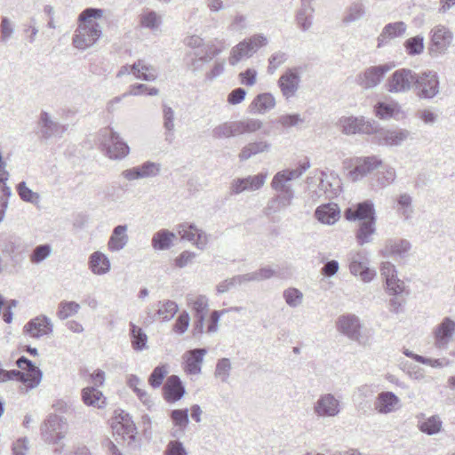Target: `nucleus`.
Returning <instances> with one entry per match:
<instances>
[{
  "label": "nucleus",
  "mask_w": 455,
  "mask_h": 455,
  "mask_svg": "<svg viewBox=\"0 0 455 455\" xmlns=\"http://www.w3.org/2000/svg\"><path fill=\"white\" fill-rule=\"evenodd\" d=\"M164 397L168 402H176L180 400L185 389L181 384L180 378L176 375L168 377L166 383L164 387Z\"/></svg>",
  "instance_id": "e433bc0d"
},
{
  "label": "nucleus",
  "mask_w": 455,
  "mask_h": 455,
  "mask_svg": "<svg viewBox=\"0 0 455 455\" xmlns=\"http://www.w3.org/2000/svg\"><path fill=\"white\" fill-rule=\"evenodd\" d=\"M185 44L193 51V58L190 62L191 69L194 72L202 70L204 64L207 63L203 57L208 53L204 40L198 36H191L186 38Z\"/></svg>",
  "instance_id": "412c9836"
},
{
  "label": "nucleus",
  "mask_w": 455,
  "mask_h": 455,
  "mask_svg": "<svg viewBox=\"0 0 455 455\" xmlns=\"http://www.w3.org/2000/svg\"><path fill=\"white\" fill-rule=\"evenodd\" d=\"M414 89L417 96L422 100H432L440 93V78L434 70L416 73Z\"/></svg>",
  "instance_id": "0eeeda50"
},
{
  "label": "nucleus",
  "mask_w": 455,
  "mask_h": 455,
  "mask_svg": "<svg viewBox=\"0 0 455 455\" xmlns=\"http://www.w3.org/2000/svg\"><path fill=\"white\" fill-rule=\"evenodd\" d=\"M380 168L381 170L376 173V182L379 187L386 188L394 183L396 179V172L391 165H382Z\"/></svg>",
  "instance_id": "864d4df0"
},
{
  "label": "nucleus",
  "mask_w": 455,
  "mask_h": 455,
  "mask_svg": "<svg viewBox=\"0 0 455 455\" xmlns=\"http://www.w3.org/2000/svg\"><path fill=\"white\" fill-rule=\"evenodd\" d=\"M453 41L454 34L449 27L443 24L434 26L429 32V54L432 57L446 54Z\"/></svg>",
  "instance_id": "7ed1b4c3"
},
{
  "label": "nucleus",
  "mask_w": 455,
  "mask_h": 455,
  "mask_svg": "<svg viewBox=\"0 0 455 455\" xmlns=\"http://www.w3.org/2000/svg\"><path fill=\"white\" fill-rule=\"evenodd\" d=\"M98 140L102 151L109 159H124L130 152L128 145L123 141L118 133L109 127L103 128L99 132Z\"/></svg>",
  "instance_id": "f03ea898"
},
{
  "label": "nucleus",
  "mask_w": 455,
  "mask_h": 455,
  "mask_svg": "<svg viewBox=\"0 0 455 455\" xmlns=\"http://www.w3.org/2000/svg\"><path fill=\"white\" fill-rule=\"evenodd\" d=\"M206 353L207 350L205 348H195L188 351L184 355L185 371L191 375L201 373L202 363Z\"/></svg>",
  "instance_id": "c756f323"
},
{
  "label": "nucleus",
  "mask_w": 455,
  "mask_h": 455,
  "mask_svg": "<svg viewBox=\"0 0 455 455\" xmlns=\"http://www.w3.org/2000/svg\"><path fill=\"white\" fill-rule=\"evenodd\" d=\"M140 24L152 31L157 30L162 24V16L156 11L147 9L140 15Z\"/></svg>",
  "instance_id": "8fccbe9b"
},
{
  "label": "nucleus",
  "mask_w": 455,
  "mask_h": 455,
  "mask_svg": "<svg viewBox=\"0 0 455 455\" xmlns=\"http://www.w3.org/2000/svg\"><path fill=\"white\" fill-rule=\"evenodd\" d=\"M267 204V209L272 212H276L291 205L294 199V190L286 189L285 191H277Z\"/></svg>",
  "instance_id": "f704fd0d"
},
{
  "label": "nucleus",
  "mask_w": 455,
  "mask_h": 455,
  "mask_svg": "<svg viewBox=\"0 0 455 455\" xmlns=\"http://www.w3.org/2000/svg\"><path fill=\"white\" fill-rule=\"evenodd\" d=\"M132 347L135 351H142L148 347V336L145 331L133 323H130Z\"/></svg>",
  "instance_id": "de8ad7c7"
},
{
  "label": "nucleus",
  "mask_w": 455,
  "mask_h": 455,
  "mask_svg": "<svg viewBox=\"0 0 455 455\" xmlns=\"http://www.w3.org/2000/svg\"><path fill=\"white\" fill-rule=\"evenodd\" d=\"M15 34V24L8 17L4 16L0 21V43L6 45Z\"/></svg>",
  "instance_id": "13d9d810"
},
{
  "label": "nucleus",
  "mask_w": 455,
  "mask_h": 455,
  "mask_svg": "<svg viewBox=\"0 0 455 455\" xmlns=\"http://www.w3.org/2000/svg\"><path fill=\"white\" fill-rule=\"evenodd\" d=\"M418 429L427 435H439L443 430V422L442 418L437 415L426 416L419 413L416 416Z\"/></svg>",
  "instance_id": "cd10ccee"
},
{
  "label": "nucleus",
  "mask_w": 455,
  "mask_h": 455,
  "mask_svg": "<svg viewBox=\"0 0 455 455\" xmlns=\"http://www.w3.org/2000/svg\"><path fill=\"white\" fill-rule=\"evenodd\" d=\"M315 216L321 223L332 225L339 218V209L335 204H322L316 208Z\"/></svg>",
  "instance_id": "c9c22d12"
},
{
  "label": "nucleus",
  "mask_w": 455,
  "mask_h": 455,
  "mask_svg": "<svg viewBox=\"0 0 455 455\" xmlns=\"http://www.w3.org/2000/svg\"><path fill=\"white\" fill-rule=\"evenodd\" d=\"M375 393L372 385L364 384L358 387L353 395V403L358 410H364L368 407L369 401Z\"/></svg>",
  "instance_id": "ea45409f"
},
{
  "label": "nucleus",
  "mask_w": 455,
  "mask_h": 455,
  "mask_svg": "<svg viewBox=\"0 0 455 455\" xmlns=\"http://www.w3.org/2000/svg\"><path fill=\"white\" fill-rule=\"evenodd\" d=\"M88 267L92 274L96 275H103L110 271L111 263L106 254L97 251L90 255Z\"/></svg>",
  "instance_id": "473e14b6"
},
{
  "label": "nucleus",
  "mask_w": 455,
  "mask_h": 455,
  "mask_svg": "<svg viewBox=\"0 0 455 455\" xmlns=\"http://www.w3.org/2000/svg\"><path fill=\"white\" fill-rule=\"evenodd\" d=\"M410 139H411V132L409 130L399 127L387 129L381 127L377 122L373 140L379 146L401 147Z\"/></svg>",
  "instance_id": "423d86ee"
},
{
  "label": "nucleus",
  "mask_w": 455,
  "mask_h": 455,
  "mask_svg": "<svg viewBox=\"0 0 455 455\" xmlns=\"http://www.w3.org/2000/svg\"><path fill=\"white\" fill-rule=\"evenodd\" d=\"M127 229L128 228L126 225H118L113 229L107 244L109 251H120L127 245L129 241Z\"/></svg>",
  "instance_id": "72a5a7b5"
},
{
  "label": "nucleus",
  "mask_w": 455,
  "mask_h": 455,
  "mask_svg": "<svg viewBox=\"0 0 455 455\" xmlns=\"http://www.w3.org/2000/svg\"><path fill=\"white\" fill-rule=\"evenodd\" d=\"M160 172L161 164L159 163L147 161L140 165L123 171L121 175L124 180L133 181L140 179L156 177Z\"/></svg>",
  "instance_id": "aec40b11"
},
{
  "label": "nucleus",
  "mask_w": 455,
  "mask_h": 455,
  "mask_svg": "<svg viewBox=\"0 0 455 455\" xmlns=\"http://www.w3.org/2000/svg\"><path fill=\"white\" fill-rule=\"evenodd\" d=\"M303 293L297 288L290 287L283 291V298L290 307H298L303 302Z\"/></svg>",
  "instance_id": "680f3d73"
},
{
  "label": "nucleus",
  "mask_w": 455,
  "mask_h": 455,
  "mask_svg": "<svg viewBox=\"0 0 455 455\" xmlns=\"http://www.w3.org/2000/svg\"><path fill=\"white\" fill-rule=\"evenodd\" d=\"M68 423L64 417L50 414L41 425L42 439L49 444H58L68 433Z\"/></svg>",
  "instance_id": "20e7f679"
},
{
  "label": "nucleus",
  "mask_w": 455,
  "mask_h": 455,
  "mask_svg": "<svg viewBox=\"0 0 455 455\" xmlns=\"http://www.w3.org/2000/svg\"><path fill=\"white\" fill-rule=\"evenodd\" d=\"M275 106V99L269 92H264L257 95L250 105L251 112L265 114Z\"/></svg>",
  "instance_id": "4c0bfd02"
},
{
  "label": "nucleus",
  "mask_w": 455,
  "mask_h": 455,
  "mask_svg": "<svg viewBox=\"0 0 455 455\" xmlns=\"http://www.w3.org/2000/svg\"><path fill=\"white\" fill-rule=\"evenodd\" d=\"M366 6L362 0H355L347 7L342 22L346 25L356 22L366 15Z\"/></svg>",
  "instance_id": "58836bf2"
},
{
  "label": "nucleus",
  "mask_w": 455,
  "mask_h": 455,
  "mask_svg": "<svg viewBox=\"0 0 455 455\" xmlns=\"http://www.w3.org/2000/svg\"><path fill=\"white\" fill-rule=\"evenodd\" d=\"M411 243L405 239H388L380 251L385 257H404L411 250Z\"/></svg>",
  "instance_id": "7c9ffc66"
},
{
  "label": "nucleus",
  "mask_w": 455,
  "mask_h": 455,
  "mask_svg": "<svg viewBox=\"0 0 455 455\" xmlns=\"http://www.w3.org/2000/svg\"><path fill=\"white\" fill-rule=\"evenodd\" d=\"M382 166V160L378 156H361L355 160V167L348 172L352 181H357Z\"/></svg>",
  "instance_id": "f3484780"
},
{
  "label": "nucleus",
  "mask_w": 455,
  "mask_h": 455,
  "mask_svg": "<svg viewBox=\"0 0 455 455\" xmlns=\"http://www.w3.org/2000/svg\"><path fill=\"white\" fill-rule=\"evenodd\" d=\"M187 300L195 316L192 334L194 337H197L204 333L205 318L209 309V299L205 295H197L188 296Z\"/></svg>",
  "instance_id": "9b49d317"
},
{
  "label": "nucleus",
  "mask_w": 455,
  "mask_h": 455,
  "mask_svg": "<svg viewBox=\"0 0 455 455\" xmlns=\"http://www.w3.org/2000/svg\"><path fill=\"white\" fill-rule=\"evenodd\" d=\"M232 371L229 358H221L217 361L214 375L222 383H228Z\"/></svg>",
  "instance_id": "052dcab7"
},
{
  "label": "nucleus",
  "mask_w": 455,
  "mask_h": 455,
  "mask_svg": "<svg viewBox=\"0 0 455 455\" xmlns=\"http://www.w3.org/2000/svg\"><path fill=\"white\" fill-rule=\"evenodd\" d=\"M104 10L86 8L78 16V26L75 30L72 44L75 48L84 51L93 46L102 36V27L96 20L101 19Z\"/></svg>",
  "instance_id": "f257e3e1"
},
{
  "label": "nucleus",
  "mask_w": 455,
  "mask_h": 455,
  "mask_svg": "<svg viewBox=\"0 0 455 455\" xmlns=\"http://www.w3.org/2000/svg\"><path fill=\"white\" fill-rule=\"evenodd\" d=\"M392 68L389 64L371 66L356 76L355 82L363 89H372L378 86L385 75Z\"/></svg>",
  "instance_id": "4468645a"
},
{
  "label": "nucleus",
  "mask_w": 455,
  "mask_h": 455,
  "mask_svg": "<svg viewBox=\"0 0 455 455\" xmlns=\"http://www.w3.org/2000/svg\"><path fill=\"white\" fill-rule=\"evenodd\" d=\"M175 112L168 105H163V125L165 129V140L168 143H172L174 139L175 131Z\"/></svg>",
  "instance_id": "37998d69"
},
{
  "label": "nucleus",
  "mask_w": 455,
  "mask_h": 455,
  "mask_svg": "<svg viewBox=\"0 0 455 455\" xmlns=\"http://www.w3.org/2000/svg\"><path fill=\"white\" fill-rule=\"evenodd\" d=\"M52 322L48 316L44 315L31 319L24 326V332L35 339H39L41 337L50 335L52 333Z\"/></svg>",
  "instance_id": "b1692460"
},
{
  "label": "nucleus",
  "mask_w": 455,
  "mask_h": 455,
  "mask_svg": "<svg viewBox=\"0 0 455 455\" xmlns=\"http://www.w3.org/2000/svg\"><path fill=\"white\" fill-rule=\"evenodd\" d=\"M288 60V54L282 51H276L268 58L267 73L273 75L276 69L285 63Z\"/></svg>",
  "instance_id": "774afa93"
},
{
  "label": "nucleus",
  "mask_w": 455,
  "mask_h": 455,
  "mask_svg": "<svg viewBox=\"0 0 455 455\" xmlns=\"http://www.w3.org/2000/svg\"><path fill=\"white\" fill-rule=\"evenodd\" d=\"M403 45L408 55H419L423 52L425 48L424 36L418 35L410 37L404 42Z\"/></svg>",
  "instance_id": "bf43d9fd"
},
{
  "label": "nucleus",
  "mask_w": 455,
  "mask_h": 455,
  "mask_svg": "<svg viewBox=\"0 0 455 455\" xmlns=\"http://www.w3.org/2000/svg\"><path fill=\"white\" fill-rule=\"evenodd\" d=\"M407 30V25L403 21H396L385 25L377 38L378 48L387 44L391 40L403 36Z\"/></svg>",
  "instance_id": "c85d7f7f"
},
{
  "label": "nucleus",
  "mask_w": 455,
  "mask_h": 455,
  "mask_svg": "<svg viewBox=\"0 0 455 455\" xmlns=\"http://www.w3.org/2000/svg\"><path fill=\"white\" fill-rule=\"evenodd\" d=\"M179 310L178 304L173 300H164L157 303L156 314L163 321H170Z\"/></svg>",
  "instance_id": "603ef678"
},
{
  "label": "nucleus",
  "mask_w": 455,
  "mask_h": 455,
  "mask_svg": "<svg viewBox=\"0 0 455 455\" xmlns=\"http://www.w3.org/2000/svg\"><path fill=\"white\" fill-rule=\"evenodd\" d=\"M344 214L346 219L349 221L358 220L359 222H363L371 220H377L375 206L371 200L358 203L347 208Z\"/></svg>",
  "instance_id": "5701e85b"
},
{
  "label": "nucleus",
  "mask_w": 455,
  "mask_h": 455,
  "mask_svg": "<svg viewBox=\"0 0 455 455\" xmlns=\"http://www.w3.org/2000/svg\"><path fill=\"white\" fill-rule=\"evenodd\" d=\"M300 81L297 68H287L277 81L282 96L287 100L293 98L299 89Z\"/></svg>",
  "instance_id": "6ab92c4d"
},
{
  "label": "nucleus",
  "mask_w": 455,
  "mask_h": 455,
  "mask_svg": "<svg viewBox=\"0 0 455 455\" xmlns=\"http://www.w3.org/2000/svg\"><path fill=\"white\" fill-rule=\"evenodd\" d=\"M396 212L404 220H409L413 214L412 198L407 194H401L397 198Z\"/></svg>",
  "instance_id": "5fc2aeb1"
},
{
  "label": "nucleus",
  "mask_w": 455,
  "mask_h": 455,
  "mask_svg": "<svg viewBox=\"0 0 455 455\" xmlns=\"http://www.w3.org/2000/svg\"><path fill=\"white\" fill-rule=\"evenodd\" d=\"M377 121L359 116H342L339 120V126L342 133L346 135H373Z\"/></svg>",
  "instance_id": "1a4fd4ad"
},
{
  "label": "nucleus",
  "mask_w": 455,
  "mask_h": 455,
  "mask_svg": "<svg viewBox=\"0 0 455 455\" xmlns=\"http://www.w3.org/2000/svg\"><path fill=\"white\" fill-rule=\"evenodd\" d=\"M17 365L19 368L26 371L27 372L24 373L20 371V374L15 376L14 379H17L19 381L24 383L27 387L30 389L36 387L40 384L43 372L30 360L25 356H21L17 360Z\"/></svg>",
  "instance_id": "dca6fc26"
},
{
  "label": "nucleus",
  "mask_w": 455,
  "mask_h": 455,
  "mask_svg": "<svg viewBox=\"0 0 455 455\" xmlns=\"http://www.w3.org/2000/svg\"><path fill=\"white\" fill-rule=\"evenodd\" d=\"M416 72L411 68H399L394 71L386 82V89L394 94H405L414 89Z\"/></svg>",
  "instance_id": "39448f33"
},
{
  "label": "nucleus",
  "mask_w": 455,
  "mask_h": 455,
  "mask_svg": "<svg viewBox=\"0 0 455 455\" xmlns=\"http://www.w3.org/2000/svg\"><path fill=\"white\" fill-rule=\"evenodd\" d=\"M158 93L159 90L156 87L149 88L144 84H134L130 85L129 90L126 92L123 93V97L140 96L143 94L156 96Z\"/></svg>",
  "instance_id": "0e129e2a"
},
{
  "label": "nucleus",
  "mask_w": 455,
  "mask_h": 455,
  "mask_svg": "<svg viewBox=\"0 0 455 455\" xmlns=\"http://www.w3.org/2000/svg\"><path fill=\"white\" fill-rule=\"evenodd\" d=\"M341 410L340 400L331 393L320 395L313 406L315 415L323 419L337 417Z\"/></svg>",
  "instance_id": "ddd939ff"
},
{
  "label": "nucleus",
  "mask_w": 455,
  "mask_h": 455,
  "mask_svg": "<svg viewBox=\"0 0 455 455\" xmlns=\"http://www.w3.org/2000/svg\"><path fill=\"white\" fill-rule=\"evenodd\" d=\"M377 232L376 220L359 222L355 232L356 243L360 246L371 243Z\"/></svg>",
  "instance_id": "2f4dec72"
},
{
  "label": "nucleus",
  "mask_w": 455,
  "mask_h": 455,
  "mask_svg": "<svg viewBox=\"0 0 455 455\" xmlns=\"http://www.w3.org/2000/svg\"><path fill=\"white\" fill-rule=\"evenodd\" d=\"M319 177V185L316 195L320 197L324 196L326 198H332L339 192V180L334 173H326L321 171Z\"/></svg>",
  "instance_id": "bb28decb"
},
{
  "label": "nucleus",
  "mask_w": 455,
  "mask_h": 455,
  "mask_svg": "<svg viewBox=\"0 0 455 455\" xmlns=\"http://www.w3.org/2000/svg\"><path fill=\"white\" fill-rule=\"evenodd\" d=\"M206 44V55L203 58H204V61L210 62L213 60L215 56H218L227 47L226 42L224 39L220 38H213L207 42Z\"/></svg>",
  "instance_id": "4d7b16f0"
},
{
  "label": "nucleus",
  "mask_w": 455,
  "mask_h": 455,
  "mask_svg": "<svg viewBox=\"0 0 455 455\" xmlns=\"http://www.w3.org/2000/svg\"><path fill=\"white\" fill-rule=\"evenodd\" d=\"M315 0H300V5L296 12L295 20L299 28L304 32L313 26Z\"/></svg>",
  "instance_id": "a878e982"
},
{
  "label": "nucleus",
  "mask_w": 455,
  "mask_h": 455,
  "mask_svg": "<svg viewBox=\"0 0 455 455\" xmlns=\"http://www.w3.org/2000/svg\"><path fill=\"white\" fill-rule=\"evenodd\" d=\"M175 237L176 235L173 232L167 229H161L153 235L151 241L152 247L159 251L168 250L172 246Z\"/></svg>",
  "instance_id": "c03bdc74"
},
{
  "label": "nucleus",
  "mask_w": 455,
  "mask_h": 455,
  "mask_svg": "<svg viewBox=\"0 0 455 455\" xmlns=\"http://www.w3.org/2000/svg\"><path fill=\"white\" fill-rule=\"evenodd\" d=\"M401 407L400 398L391 391L380 392L374 402V410L379 414H390Z\"/></svg>",
  "instance_id": "393cba45"
},
{
  "label": "nucleus",
  "mask_w": 455,
  "mask_h": 455,
  "mask_svg": "<svg viewBox=\"0 0 455 455\" xmlns=\"http://www.w3.org/2000/svg\"><path fill=\"white\" fill-rule=\"evenodd\" d=\"M121 420H117L118 417H116V422L112 424L113 429L123 436L128 435L129 437H132L136 433L135 424L131 419L129 414L125 413L124 415L120 414Z\"/></svg>",
  "instance_id": "09e8293b"
},
{
  "label": "nucleus",
  "mask_w": 455,
  "mask_h": 455,
  "mask_svg": "<svg viewBox=\"0 0 455 455\" xmlns=\"http://www.w3.org/2000/svg\"><path fill=\"white\" fill-rule=\"evenodd\" d=\"M80 305L75 301H61L59 304L57 315L60 320H65L78 313Z\"/></svg>",
  "instance_id": "e2e57ef3"
},
{
  "label": "nucleus",
  "mask_w": 455,
  "mask_h": 455,
  "mask_svg": "<svg viewBox=\"0 0 455 455\" xmlns=\"http://www.w3.org/2000/svg\"><path fill=\"white\" fill-rule=\"evenodd\" d=\"M52 252V248L50 244L44 243L37 245L30 255V261L33 264H39L44 259L49 258Z\"/></svg>",
  "instance_id": "338daca9"
},
{
  "label": "nucleus",
  "mask_w": 455,
  "mask_h": 455,
  "mask_svg": "<svg viewBox=\"0 0 455 455\" xmlns=\"http://www.w3.org/2000/svg\"><path fill=\"white\" fill-rule=\"evenodd\" d=\"M82 400L88 406L103 408L106 405V398L101 391L94 387H84L82 390Z\"/></svg>",
  "instance_id": "79ce46f5"
},
{
  "label": "nucleus",
  "mask_w": 455,
  "mask_h": 455,
  "mask_svg": "<svg viewBox=\"0 0 455 455\" xmlns=\"http://www.w3.org/2000/svg\"><path fill=\"white\" fill-rule=\"evenodd\" d=\"M271 149V144L267 140H259L248 143L244 146L241 152L239 153V159L241 161H245L250 159L251 156L268 152Z\"/></svg>",
  "instance_id": "a19ab883"
},
{
  "label": "nucleus",
  "mask_w": 455,
  "mask_h": 455,
  "mask_svg": "<svg viewBox=\"0 0 455 455\" xmlns=\"http://www.w3.org/2000/svg\"><path fill=\"white\" fill-rule=\"evenodd\" d=\"M348 268L351 275L359 276L364 283H370L376 272L369 267V259L363 251H352L347 255Z\"/></svg>",
  "instance_id": "9d476101"
},
{
  "label": "nucleus",
  "mask_w": 455,
  "mask_h": 455,
  "mask_svg": "<svg viewBox=\"0 0 455 455\" xmlns=\"http://www.w3.org/2000/svg\"><path fill=\"white\" fill-rule=\"evenodd\" d=\"M37 134L44 140L61 137L66 132V126L52 119L46 111H41L37 121Z\"/></svg>",
  "instance_id": "a211bd4d"
},
{
  "label": "nucleus",
  "mask_w": 455,
  "mask_h": 455,
  "mask_svg": "<svg viewBox=\"0 0 455 455\" xmlns=\"http://www.w3.org/2000/svg\"><path fill=\"white\" fill-rule=\"evenodd\" d=\"M338 331L349 339L360 345H367L369 337L362 333L363 324L360 318L353 314L343 315L337 321Z\"/></svg>",
  "instance_id": "6e6552de"
},
{
  "label": "nucleus",
  "mask_w": 455,
  "mask_h": 455,
  "mask_svg": "<svg viewBox=\"0 0 455 455\" xmlns=\"http://www.w3.org/2000/svg\"><path fill=\"white\" fill-rule=\"evenodd\" d=\"M238 135L236 121L222 123L212 130V137L214 139H228Z\"/></svg>",
  "instance_id": "3c124183"
},
{
  "label": "nucleus",
  "mask_w": 455,
  "mask_h": 455,
  "mask_svg": "<svg viewBox=\"0 0 455 455\" xmlns=\"http://www.w3.org/2000/svg\"><path fill=\"white\" fill-rule=\"evenodd\" d=\"M17 192L20 199L24 202L33 204H38L40 202V195L28 188L25 181H21L18 184Z\"/></svg>",
  "instance_id": "69168bd1"
},
{
  "label": "nucleus",
  "mask_w": 455,
  "mask_h": 455,
  "mask_svg": "<svg viewBox=\"0 0 455 455\" xmlns=\"http://www.w3.org/2000/svg\"><path fill=\"white\" fill-rule=\"evenodd\" d=\"M252 55L248 43L243 40L230 50L228 63L231 66H235L243 60L249 59Z\"/></svg>",
  "instance_id": "a18cd8bd"
},
{
  "label": "nucleus",
  "mask_w": 455,
  "mask_h": 455,
  "mask_svg": "<svg viewBox=\"0 0 455 455\" xmlns=\"http://www.w3.org/2000/svg\"><path fill=\"white\" fill-rule=\"evenodd\" d=\"M403 111L397 103L378 102L374 106V114L379 119L387 120L396 117Z\"/></svg>",
  "instance_id": "49530a36"
},
{
  "label": "nucleus",
  "mask_w": 455,
  "mask_h": 455,
  "mask_svg": "<svg viewBox=\"0 0 455 455\" xmlns=\"http://www.w3.org/2000/svg\"><path fill=\"white\" fill-rule=\"evenodd\" d=\"M236 124L239 135L254 133L260 131L264 126V123L258 118H245L236 121Z\"/></svg>",
  "instance_id": "6e6d98bb"
},
{
  "label": "nucleus",
  "mask_w": 455,
  "mask_h": 455,
  "mask_svg": "<svg viewBox=\"0 0 455 455\" xmlns=\"http://www.w3.org/2000/svg\"><path fill=\"white\" fill-rule=\"evenodd\" d=\"M177 232L181 240L191 243L201 251L204 250L208 244V235L195 224L188 222L179 224L177 226Z\"/></svg>",
  "instance_id": "2eb2a0df"
},
{
  "label": "nucleus",
  "mask_w": 455,
  "mask_h": 455,
  "mask_svg": "<svg viewBox=\"0 0 455 455\" xmlns=\"http://www.w3.org/2000/svg\"><path fill=\"white\" fill-rule=\"evenodd\" d=\"M455 332V322L444 317L433 330L434 345L438 349H446Z\"/></svg>",
  "instance_id": "4be33fe9"
},
{
  "label": "nucleus",
  "mask_w": 455,
  "mask_h": 455,
  "mask_svg": "<svg viewBox=\"0 0 455 455\" xmlns=\"http://www.w3.org/2000/svg\"><path fill=\"white\" fill-rule=\"evenodd\" d=\"M267 172H259L244 178H235L230 183V193L240 195L242 193H252L259 190L266 183Z\"/></svg>",
  "instance_id": "f8f14e48"
}]
</instances>
